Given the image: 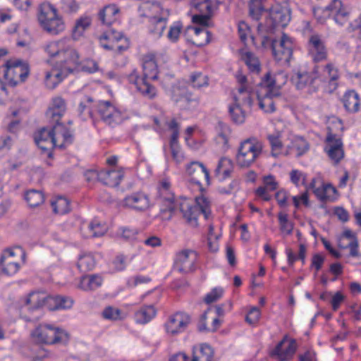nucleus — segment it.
Listing matches in <instances>:
<instances>
[{
  "instance_id": "nucleus-1",
  "label": "nucleus",
  "mask_w": 361,
  "mask_h": 361,
  "mask_svg": "<svg viewBox=\"0 0 361 361\" xmlns=\"http://www.w3.org/2000/svg\"><path fill=\"white\" fill-rule=\"evenodd\" d=\"M264 19V24L258 25L257 34L255 36L246 22H240L238 32L240 40L246 45L252 44L257 49L262 51L271 50L277 62L284 65L289 64L295 47L293 39L283 33L280 40L276 42L274 38V32L275 28L280 25L272 24L269 18Z\"/></svg>"
},
{
  "instance_id": "nucleus-2",
  "label": "nucleus",
  "mask_w": 361,
  "mask_h": 361,
  "mask_svg": "<svg viewBox=\"0 0 361 361\" xmlns=\"http://www.w3.org/2000/svg\"><path fill=\"white\" fill-rule=\"evenodd\" d=\"M158 196L161 202V211L172 212L179 209L188 224L192 227L197 226V218L202 213L207 219L210 215V202L204 196L195 198V203L185 197L175 198L171 184L168 178L162 179L158 186Z\"/></svg>"
},
{
  "instance_id": "nucleus-3",
  "label": "nucleus",
  "mask_w": 361,
  "mask_h": 361,
  "mask_svg": "<svg viewBox=\"0 0 361 361\" xmlns=\"http://www.w3.org/2000/svg\"><path fill=\"white\" fill-rule=\"evenodd\" d=\"M238 82L240 85L238 88L245 87L255 98L256 94L259 108L266 113L275 111L276 101L281 95L280 89L286 83L287 74L280 71L275 73L269 72L262 79L257 87L256 93L252 92L251 87L247 83V78L238 72L235 75Z\"/></svg>"
},
{
  "instance_id": "nucleus-4",
  "label": "nucleus",
  "mask_w": 361,
  "mask_h": 361,
  "mask_svg": "<svg viewBox=\"0 0 361 361\" xmlns=\"http://www.w3.org/2000/svg\"><path fill=\"white\" fill-rule=\"evenodd\" d=\"M142 68L144 77H140L137 71H133L129 75L130 82L135 85L137 90L145 97L152 99L157 94V90L147 81L158 78L159 68L157 58L153 54H148L144 56L142 59Z\"/></svg>"
},
{
  "instance_id": "nucleus-5",
  "label": "nucleus",
  "mask_w": 361,
  "mask_h": 361,
  "mask_svg": "<svg viewBox=\"0 0 361 361\" xmlns=\"http://www.w3.org/2000/svg\"><path fill=\"white\" fill-rule=\"evenodd\" d=\"M30 338L37 345H66L71 339V335L64 328L52 324L42 323L30 331Z\"/></svg>"
},
{
  "instance_id": "nucleus-6",
  "label": "nucleus",
  "mask_w": 361,
  "mask_h": 361,
  "mask_svg": "<svg viewBox=\"0 0 361 361\" xmlns=\"http://www.w3.org/2000/svg\"><path fill=\"white\" fill-rule=\"evenodd\" d=\"M43 49L50 58L56 59L58 64L69 65V69L79 66V54L67 38L47 42Z\"/></svg>"
},
{
  "instance_id": "nucleus-7",
  "label": "nucleus",
  "mask_w": 361,
  "mask_h": 361,
  "mask_svg": "<svg viewBox=\"0 0 361 361\" xmlns=\"http://www.w3.org/2000/svg\"><path fill=\"white\" fill-rule=\"evenodd\" d=\"M329 133L325 140L324 152L329 159L335 164L344 157L343 144L341 137L334 132L342 131L343 126L341 120L332 117L329 121Z\"/></svg>"
},
{
  "instance_id": "nucleus-8",
  "label": "nucleus",
  "mask_w": 361,
  "mask_h": 361,
  "mask_svg": "<svg viewBox=\"0 0 361 361\" xmlns=\"http://www.w3.org/2000/svg\"><path fill=\"white\" fill-rule=\"evenodd\" d=\"M262 0H251L250 14L253 19L269 18L272 24H279L280 27L286 26L290 20V11L286 6L276 4L269 10H264L261 6Z\"/></svg>"
},
{
  "instance_id": "nucleus-9",
  "label": "nucleus",
  "mask_w": 361,
  "mask_h": 361,
  "mask_svg": "<svg viewBox=\"0 0 361 361\" xmlns=\"http://www.w3.org/2000/svg\"><path fill=\"white\" fill-rule=\"evenodd\" d=\"M38 21L42 29L51 35H59L66 28L63 18L58 13L56 7L49 2L40 5Z\"/></svg>"
},
{
  "instance_id": "nucleus-10",
  "label": "nucleus",
  "mask_w": 361,
  "mask_h": 361,
  "mask_svg": "<svg viewBox=\"0 0 361 361\" xmlns=\"http://www.w3.org/2000/svg\"><path fill=\"white\" fill-rule=\"evenodd\" d=\"M253 102L252 94L245 87L238 88L234 92L233 102L229 105L228 110L232 120L235 123H244L246 111L252 106Z\"/></svg>"
},
{
  "instance_id": "nucleus-11",
  "label": "nucleus",
  "mask_w": 361,
  "mask_h": 361,
  "mask_svg": "<svg viewBox=\"0 0 361 361\" xmlns=\"http://www.w3.org/2000/svg\"><path fill=\"white\" fill-rule=\"evenodd\" d=\"M30 69L25 61L10 59L0 67V78L11 86L23 82L29 75Z\"/></svg>"
},
{
  "instance_id": "nucleus-12",
  "label": "nucleus",
  "mask_w": 361,
  "mask_h": 361,
  "mask_svg": "<svg viewBox=\"0 0 361 361\" xmlns=\"http://www.w3.org/2000/svg\"><path fill=\"white\" fill-rule=\"evenodd\" d=\"M154 122L157 125V130H169L171 133L170 138L171 156L176 164H181L184 161L185 157L183 152L178 145L179 128L177 122L174 119L166 120L163 116L159 118H154Z\"/></svg>"
},
{
  "instance_id": "nucleus-13",
  "label": "nucleus",
  "mask_w": 361,
  "mask_h": 361,
  "mask_svg": "<svg viewBox=\"0 0 361 361\" xmlns=\"http://www.w3.org/2000/svg\"><path fill=\"white\" fill-rule=\"evenodd\" d=\"M25 254L20 246L4 250L0 255V270L7 276H13L25 262Z\"/></svg>"
},
{
  "instance_id": "nucleus-14",
  "label": "nucleus",
  "mask_w": 361,
  "mask_h": 361,
  "mask_svg": "<svg viewBox=\"0 0 361 361\" xmlns=\"http://www.w3.org/2000/svg\"><path fill=\"white\" fill-rule=\"evenodd\" d=\"M291 80L297 89L311 93L317 90L323 78L319 74L318 67L314 66L310 71H307L305 68L295 71Z\"/></svg>"
},
{
  "instance_id": "nucleus-15",
  "label": "nucleus",
  "mask_w": 361,
  "mask_h": 361,
  "mask_svg": "<svg viewBox=\"0 0 361 361\" xmlns=\"http://www.w3.org/2000/svg\"><path fill=\"white\" fill-rule=\"evenodd\" d=\"M262 150V143L256 138H248L243 141L236 154L237 164L240 167H249L259 157Z\"/></svg>"
},
{
  "instance_id": "nucleus-16",
  "label": "nucleus",
  "mask_w": 361,
  "mask_h": 361,
  "mask_svg": "<svg viewBox=\"0 0 361 361\" xmlns=\"http://www.w3.org/2000/svg\"><path fill=\"white\" fill-rule=\"evenodd\" d=\"M307 190H312L315 196L321 201L333 202L338 197V192L335 187L331 183H325L320 173L316 174L306 186Z\"/></svg>"
},
{
  "instance_id": "nucleus-17",
  "label": "nucleus",
  "mask_w": 361,
  "mask_h": 361,
  "mask_svg": "<svg viewBox=\"0 0 361 361\" xmlns=\"http://www.w3.org/2000/svg\"><path fill=\"white\" fill-rule=\"evenodd\" d=\"M67 64H58L55 66L47 67L44 70L43 82L46 88L55 89L71 73L78 68H71Z\"/></svg>"
},
{
  "instance_id": "nucleus-18",
  "label": "nucleus",
  "mask_w": 361,
  "mask_h": 361,
  "mask_svg": "<svg viewBox=\"0 0 361 361\" xmlns=\"http://www.w3.org/2000/svg\"><path fill=\"white\" fill-rule=\"evenodd\" d=\"M98 112L102 119L110 126L121 123L128 118L127 112L109 102H100L98 105Z\"/></svg>"
},
{
  "instance_id": "nucleus-19",
  "label": "nucleus",
  "mask_w": 361,
  "mask_h": 361,
  "mask_svg": "<svg viewBox=\"0 0 361 361\" xmlns=\"http://www.w3.org/2000/svg\"><path fill=\"white\" fill-rule=\"evenodd\" d=\"M190 5L193 11L200 13L192 18V22L198 25H207L211 15L217 7L214 0H191Z\"/></svg>"
},
{
  "instance_id": "nucleus-20",
  "label": "nucleus",
  "mask_w": 361,
  "mask_h": 361,
  "mask_svg": "<svg viewBox=\"0 0 361 361\" xmlns=\"http://www.w3.org/2000/svg\"><path fill=\"white\" fill-rule=\"evenodd\" d=\"M100 46L106 50L121 52L128 47L127 38L121 32L110 30L98 37Z\"/></svg>"
},
{
  "instance_id": "nucleus-21",
  "label": "nucleus",
  "mask_w": 361,
  "mask_h": 361,
  "mask_svg": "<svg viewBox=\"0 0 361 361\" xmlns=\"http://www.w3.org/2000/svg\"><path fill=\"white\" fill-rule=\"evenodd\" d=\"M191 322L190 316L178 312L170 315L164 323V329L169 336H174L183 333Z\"/></svg>"
},
{
  "instance_id": "nucleus-22",
  "label": "nucleus",
  "mask_w": 361,
  "mask_h": 361,
  "mask_svg": "<svg viewBox=\"0 0 361 361\" xmlns=\"http://www.w3.org/2000/svg\"><path fill=\"white\" fill-rule=\"evenodd\" d=\"M123 205L136 212H145L152 207V203L146 193L135 192L125 197Z\"/></svg>"
},
{
  "instance_id": "nucleus-23",
  "label": "nucleus",
  "mask_w": 361,
  "mask_h": 361,
  "mask_svg": "<svg viewBox=\"0 0 361 361\" xmlns=\"http://www.w3.org/2000/svg\"><path fill=\"white\" fill-rule=\"evenodd\" d=\"M296 348L293 339L285 337L271 351L270 355L278 361H289L294 355Z\"/></svg>"
},
{
  "instance_id": "nucleus-24",
  "label": "nucleus",
  "mask_w": 361,
  "mask_h": 361,
  "mask_svg": "<svg viewBox=\"0 0 361 361\" xmlns=\"http://www.w3.org/2000/svg\"><path fill=\"white\" fill-rule=\"evenodd\" d=\"M171 97L180 109L190 110L197 105V99L192 98L190 93L183 87L173 86Z\"/></svg>"
},
{
  "instance_id": "nucleus-25",
  "label": "nucleus",
  "mask_w": 361,
  "mask_h": 361,
  "mask_svg": "<svg viewBox=\"0 0 361 361\" xmlns=\"http://www.w3.org/2000/svg\"><path fill=\"white\" fill-rule=\"evenodd\" d=\"M51 130L54 147L63 148L73 142V135L70 129L59 122H55Z\"/></svg>"
},
{
  "instance_id": "nucleus-26",
  "label": "nucleus",
  "mask_w": 361,
  "mask_h": 361,
  "mask_svg": "<svg viewBox=\"0 0 361 361\" xmlns=\"http://www.w3.org/2000/svg\"><path fill=\"white\" fill-rule=\"evenodd\" d=\"M170 10L164 11V13L149 20L147 30L149 35L154 39L161 38L167 27Z\"/></svg>"
},
{
  "instance_id": "nucleus-27",
  "label": "nucleus",
  "mask_w": 361,
  "mask_h": 361,
  "mask_svg": "<svg viewBox=\"0 0 361 361\" xmlns=\"http://www.w3.org/2000/svg\"><path fill=\"white\" fill-rule=\"evenodd\" d=\"M197 254L191 250L180 252L176 258V266L180 272L188 273L195 269Z\"/></svg>"
},
{
  "instance_id": "nucleus-28",
  "label": "nucleus",
  "mask_w": 361,
  "mask_h": 361,
  "mask_svg": "<svg viewBox=\"0 0 361 361\" xmlns=\"http://www.w3.org/2000/svg\"><path fill=\"white\" fill-rule=\"evenodd\" d=\"M287 155L294 154L301 156L309 149L307 142L302 137L290 134L287 137V143L285 146Z\"/></svg>"
},
{
  "instance_id": "nucleus-29",
  "label": "nucleus",
  "mask_w": 361,
  "mask_h": 361,
  "mask_svg": "<svg viewBox=\"0 0 361 361\" xmlns=\"http://www.w3.org/2000/svg\"><path fill=\"white\" fill-rule=\"evenodd\" d=\"M326 10L331 15H334V20L338 25H343L348 22L350 9L344 6L341 0H332Z\"/></svg>"
},
{
  "instance_id": "nucleus-30",
  "label": "nucleus",
  "mask_w": 361,
  "mask_h": 361,
  "mask_svg": "<svg viewBox=\"0 0 361 361\" xmlns=\"http://www.w3.org/2000/svg\"><path fill=\"white\" fill-rule=\"evenodd\" d=\"M36 145L42 151L46 152L49 157L51 156V150L54 147L51 128H43L37 130L34 135Z\"/></svg>"
},
{
  "instance_id": "nucleus-31",
  "label": "nucleus",
  "mask_w": 361,
  "mask_h": 361,
  "mask_svg": "<svg viewBox=\"0 0 361 361\" xmlns=\"http://www.w3.org/2000/svg\"><path fill=\"white\" fill-rule=\"evenodd\" d=\"M288 135L279 130L268 135V140L271 147V154L274 157L287 155L285 146L287 143Z\"/></svg>"
},
{
  "instance_id": "nucleus-32",
  "label": "nucleus",
  "mask_w": 361,
  "mask_h": 361,
  "mask_svg": "<svg viewBox=\"0 0 361 361\" xmlns=\"http://www.w3.org/2000/svg\"><path fill=\"white\" fill-rule=\"evenodd\" d=\"M309 54L314 61H321L327 56L326 49L319 35L311 36L308 44Z\"/></svg>"
},
{
  "instance_id": "nucleus-33",
  "label": "nucleus",
  "mask_w": 361,
  "mask_h": 361,
  "mask_svg": "<svg viewBox=\"0 0 361 361\" xmlns=\"http://www.w3.org/2000/svg\"><path fill=\"white\" fill-rule=\"evenodd\" d=\"M45 300V293L34 291L23 298L20 302L25 308L30 311H34L43 308Z\"/></svg>"
},
{
  "instance_id": "nucleus-34",
  "label": "nucleus",
  "mask_w": 361,
  "mask_h": 361,
  "mask_svg": "<svg viewBox=\"0 0 361 361\" xmlns=\"http://www.w3.org/2000/svg\"><path fill=\"white\" fill-rule=\"evenodd\" d=\"M202 134V131L196 126L188 127L184 136L187 146L194 150L200 149L205 142Z\"/></svg>"
},
{
  "instance_id": "nucleus-35",
  "label": "nucleus",
  "mask_w": 361,
  "mask_h": 361,
  "mask_svg": "<svg viewBox=\"0 0 361 361\" xmlns=\"http://www.w3.org/2000/svg\"><path fill=\"white\" fill-rule=\"evenodd\" d=\"M138 10L141 16L146 17L149 18V20L164 13V11H168L169 9L164 8L162 5L158 2L147 1L140 4Z\"/></svg>"
},
{
  "instance_id": "nucleus-36",
  "label": "nucleus",
  "mask_w": 361,
  "mask_h": 361,
  "mask_svg": "<svg viewBox=\"0 0 361 361\" xmlns=\"http://www.w3.org/2000/svg\"><path fill=\"white\" fill-rule=\"evenodd\" d=\"M186 173L192 176L195 173L197 176L192 178V181L197 184H200V176H203L206 182L209 183V173L203 164L199 161H192L186 166Z\"/></svg>"
},
{
  "instance_id": "nucleus-37",
  "label": "nucleus",
  "mask_w": 361,
  "mask_h": 361,
  "mask_svg": "<svg viewBox=\"0 0 361 361\" xmlns=\"http://www.w3.org/2000/svg\"><path fill=\"white\" fill-rule=\"evenodd\" d=\"M214 357L213 348L207 343L195 345L192 348L190 361H212Z\"/></svg>"
},
{
  "instance_id": "nucleus-38",
  "label": "nucleus",
  "mask_w": 361,
  "mask_h": 361,
  "mask_svg": "<svg viewBox=\"0 0 361 361\" xmlns=\"http://www.w3.org/2000/svg\"><path fill=\"white\" fill-rule=\"evenodd\" d=\"M66 111V104L61 97L53 98L51 104L47 111V116L52 119V122H59Z\"/></svg>"
},
{
  "instance_id": "nucleus-39",
  "label": "nucleus",
  "mask_w": 361,
  "mask_h": 361,
  "mask_svg": "<svg viewBox=\"0 0 361 361\" xmlns=\"http://www.w3.org/2000/svg\"><path fill=\"white\" fill-rule=\"evenodd\" d=\"M340 246L343 248L348 247L351 256H356L358 254V242L355 233L350 229L345 228L340 238Z\"/></svg>"
},
{
  "instance_id": "nucleus-40",
  "label": "nucleus",
  "mask_w": 361,
  "mask_h": 361,
  "mask_svg": "<svg viewBox=\"0 0 361 361\" xmlns=\"http://www.w3.org/2000/svg\"><path fill=\"white\" fill-rule=\"evenodd\" d=\"M123 174L121 169L101 171L100 181L109 186H117L121 181Z\"/></svg>"
},
{
  "instance_id": "nucleus-41",
  "label": "nucleus",
  "mask_w": 361,
  "mask_h": 361,
  "mask_svg": "<svg viewBox=\"0 0 361 361\" xmlns=\"http://www.w3.org/2000/svg\"><path fill=\"white\" fill-rule=\"evenodd\" d=\"M119 12V8L116 5L109 4L99 12V18L103 25L109 26L118 20Z\"/></svg>"
},
{
  "instance_id": "nucleus-42",
  "label": "nucleus",
  "mask_w": 361,
  "mask_h": 361,
  "mask_svg": "<svg viewBox=\"0 0 361 361\" xmlns=\"http://www.w3.org/2000/svg\"><path fill=\"white\" fill-rule=\"evenodd\" d=\"M157 310L152 305H144L134 314V319L137 324H145L155 317Z\"/></svg>"
},
{
  "instance_id": "nucleus-43",
  "label": "nucleus",
  "mask_w": 361,
  "mask_h": 361,
  "mask_svg": "<svg viewBox=\"0 0 361 361\" xmlns=\"http://www.w3.org/2000/svg\"><path fill=\"white\" fill-rule=\"evenodd\" d=\"M233 170V164L228 157H221L215 169V174L220 180L228 178Z\"/></svg>"
},
{
  "instance_id": "nucleus-44",
  "label": "nucleus",
  "mask_w": 361,
  "mask_h": 361,
  "mask_svg": "<svg viewBox=\"0 0 361 361\" xmlns=\"http://www.w3.org/2000/svg\"><path fill=\"white\" fill-rule=\"evenodd\" d=\"M92 24V18L88 16H82L75 21L72 30V37L74 40L80 39Z\"/></svg>"
},
{
  "instance_id": "nucleus-45",
  "label": "nucleus",
  "mask_w": 361,
  "mask_h": 361,
  "mask_svg": "<svg viewBox=\"0 0 361 361\" xmlns=\"http://www.w3.org/2000/svg\"><path fill=\"white\" fill-rule=\"evenodd\" d=\"M103 283V278L98 274L86 275L81 277L79 288L83 290H92L98 288Z\"/></svg>"
},
{
  "instance_id": "nucleus-46",
  "label": "nucleus",
  "mask_w": 361,
  "mask_h": 361,
  "mask_svg": "<svg viewBox=\"0 0 361 361\" xmlns=\"http://www.w3.org/2000/svg\"><path fill=\"white\" fill-rule=\"evenodd\" d=\"M343 103L348 112L355 113L360 109V97L354 90H348L345 93L343 97Z\"/></svg>"
},
{
  "instance_id": "nucleus-47",
  "label": "nucleus",
  "mask_w": 361,
  "mask_h": 361,
  "mask_svg": "<svg viewBox=\"0 0 361 361\" xmlns=\"http://www.w3.org/2000/svg\"><path fill=\"white\" fill-rule=\"evenodd\" d=\"M207 25H200V27H189V30H192L194 35L192 42L197 47H202L208 44L210 41V33L206 28Z\"/></svg>"
},
{
  "instance_id": "nucleus-48",
  "label": "nucleus",
  "mask_w": 361,
  "mask_h": 361,
  "mask_svg": "<svg viewBox=\"0 0 361 361\" xmlns=\"http://www.w3.org/2000/svg\"><path fill=\"white\" fill-rule=\"evenodd\" d=\"M85 228L89 231L88 233H84L86 238L102 236L108 230L107 225L98 219H94L90 224L84 225L82 230Z\"/></svg>"
},
{
  "instance_id": "nucleus-49",
  "label": "nucleus",
  "mask_w": 361,
  "mask_h": 361,
  "mask_svg": "<svg viewBox=\"0 0 361 361\" xmlns=\"http://www.w3.org/2000/svg\"><path fill=\"white\" fill-rule=\"evenodd\" d=\"M96 265V259L92 253L82 252L78 259L77 267L81 272L92 270Z\"/></svg>"
},
{
  "instance_id": "nucleus-50",
  "label": "nucleus",
  "mask_w": 361,
  "mask_h": 361,
  "mask_svg": "<svg viewBox=\"0 0 361 361\" xmlns=\"http://www.w3.org/2000/svg\"><path fill=\"white\" fill-rule=\"evenodd\" d=\"M140 230L128 226H121L116 231V235L118 238L128 242L138 240V235Z\"/></svg>"
},
{
  "instance_id": "nucleus-51",
  "label": "nucleus",
  "mask_w": 361,
  "mask_h": 361,
  "mask_svg": "<svg viewBox=\"0 0 361 361\" xmlns=\"http://www.w3.org/2000/svg\"><path fill=\"white\" fill-rule=\"evenodd\" d=\"M241 59L247 66L249 71L255 74H258L261 70V64L259 59L250 51H242Z\"/></svg>"
},
{
  "instance_id": "nucleus-52",
  "label": "nucleus",
  "mask_w": 361,
  "mask_h": 361,
  "mask_svg": "<svg viewBox=\"0 0 361 361\" xmlns=\"http://www.w3.org/2000/svg\"><path fill=\"white\" fill-rule=\"evenodd\" d=\"M102 316L106 320L118 321L124 319L126 314L117 307L108 305L102 310Z\"/></svg>"
},
{
  "instance_id": "nucleus-53",
  "label": "nucleus",
  "mask_w": 361,
  "mask_h": 361,
  "mask_svg": "<svg viewBox=\"0 0 361 361\" xmlns=\"http://www.w3.org/2000/svg\"><path fill=\"white\" fill-rule=\"evenodd\" d=\"M25 111L22 108H11L7 116L8 128L10 131L14 132L19 124L20 118L25 114Z\"/></svg>"
},
{
  "instance_id": "nucleus-54",
  "label": "nucleus",
  "mask_w": 361,
  "mask_h": 361,
  "mask_svg": "<svg viewBox=\"0 0 361 361\" xmlns=\"http://www.w3.org/2000/svg\"><path fill=\"white\" fill-rule=\"evenodd\" d=\"M51 205L54 212L58 214H64L71 209L69 200L63 196L54 198L51 202Z\"/></svg>"
},
{
  "instance_id": "nucleus-55",
  "label": "nucleus",
  "mask_w": 361,
  "mask_h": 361,
  "mask_svg": "<svg viewBox=\"0 0 361 361\" xmlns=\"http://www.w3.org/2000/svg\"><path fill=\"white\" fill-rule=\"evenodd\" d=\"M25 200L30 207H35L44 202V195L39 190H30L25 192Z\"/></svg>"
},
{
  "instance_id": "nucleus-56",
  "label": "nucleus",
  "mask_w": 361,
  "mask_h": 361,
  "mask_svg": "<svg viewBox=\"0 0 361 361\" xmlns=\"http://www.w3.org/2000/svg\"><path fill=\"white\" fill-rule=\"evenodd\" d=\"M280 231L283 236L290 235L293 229V223L288 219L287 214L280 212L278 214Z\"/></svg>"
},
{
  "instance_id": "nucleus-57",
  "label": "nucleus",
  "mask_w": 361,
  "mask_h": 361,
  "mask_svg": "<svg viewBox=\"0 0 361 361\" xmlns=\"http://www.w3.org/2000/svg\"><path fill=\"white\" fill-rule=\"evenodd\" d=\"M183 25L180 21L173 22L169 27L166 34L167 39L171 43H176L178 41L182 32Z\"/></svg>"
},
{
  "instance_id": "nucleus-58",
  "label": "nucleus",
  "mask_w": 361,
  "mask_h": 361,
  "mask_svg": "<svg viewBox=\"0 0 361 361\" xmlns=\"http://www.w3.org/2000/svg\"><path fill=\"white\" fill-rule=\"evenodd\" d=\"M324 74L325 77L323 78V80L326 78L329 79L330 82H336L340 77V72L338 67L333 63H327L324 68ZM322 78V77H321Z\"/></svg>"
},
{
  "instance_id": "nucleus-59",
  "label": "nucleus",
  "mask_w": 361,
  "mask_h": 361,
  "mask_svg": "<svg viewBox=\"0 0 361 361\" xmlns=\"http://www.w3.org/2000/svg\"><path fill=\"white\" fill-rule=\"evenodd\" d=\"M224 289L222 287H215L207 293L204 298V301L207 304H212L221 299L224 294Z\"/></svg>"
},
{
  "instance_id": "nucleus-60",
  "label": "nucleus",
  "mask_w": 361,
  "mask_h": 361,
  "mask_svg": "<svg viewBox=\"0 0 361 361\" xmlns=\"http://www.w3.org/2000/svg\"><path fill=\"white\" fill-rule=\"evenodd\" d=\"M290 181L297 187L304 185L305 188L309 184L306 183V175L302 171L293 169L290 172Z\"/></svg>"
},
{
  "instance_id": "nucleus-61",
  "label": "nucleus",
  "mask_w": 361,
  "mask_h": 361,
  "mask_svg": "<svg viewBox=\"0 0 361 361\" xmlns=\"http://www.w3.org/2000/svg\"><path fill=\"white\" fill-rule=\"evenodd\" d=\"M61 8L67 13H76L80 8L79 3L76 0H61Z\"/></svg>"
},
{
  "instance_id": "nucleus-62",
  "label": "nucleus",
  "mask_w": 361,
  "mask_h": 361,
  "mask_svg": "<svg viewBox=\"0 0 361 361\" xmlns=\"http://www.w3.org/2000/svg\"><path fill=\"white\" fill-rule=\"evenodd\" d=\"M190 82L194 87L200 88L208 85V78L201 73H195L191 75Z\"/></svg>"
},
{
  "instance_id": "nucleus-63",
  "label": "nucleus",
  "mask_w": 361,
  "mask_h": 361,
  "mask_svg": "<svg viewBox=\"0 0 361 361\" xmlns=\"http://www.w3.org/2000/svg\"><path fill=\"white\" fill-rule=\"evenodd\" d=\"M261 317V312L259 308L257 307H252L248 311L245 321L250 325H255L259 320Z\"/></svg>"
},
{
  "instance_id": "nucleus-64",
  "label": "nucleus",
  "mask_w": 361,
  "mask_h": 361,
  "mask_svg": "<svg viewBox=\"0 0 361 361\" xmlns=\"http://www.w3.org/2000/svg\"><path fill=\"white\" fill-rule=\"evenodd\" d=\"M73 300L68 296L57 295V310L71 309L73 305Z\"/></svg>"
}]
</instances>
